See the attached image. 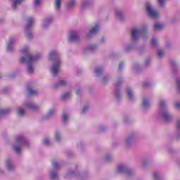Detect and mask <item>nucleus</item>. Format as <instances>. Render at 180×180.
<instances>
[{"label": "nucleus", "mask_w": 180, "mask_h": 180, "mask_svg": "<svg viewBox=\"0 0 180 180\" xmlns=\"http://www.w3.org/2000/svg\"><path fill=\"white\" fill-rule=\"evenodd\" d=\"M127 95H128L129 98H133V91H131V89H128Z\"/></svg>", "instance_id": "20"}, {"label": "nucleus", "mask_w": 180, "mask_h": 180, "mask_svg": "<svg viewBox=\"0 0 180 180\" xmlns=\"http://www.w3.org/2000/svg\"><path fill=\"white\" fill-rule=\"evenodd\" d=\"M63 85H65V80H60L58 83L54 85V87L58 88V86H63Z\"/></svg>", "instance_id": "9"}, {"label": "nucleus", "mask_w": 180, "mask_h": 180, "mask_svg": "<svg viewBox=\"0 0 180 180\" xmlns=\"http://www.w3.org/2000/svg\"><path fill=\"white\" fill-rule=\"evenodd\" d=\"M163 54H164V52H162V50L159 51V52H158V56H159L160 58H162Z\"/></svg>", "instance_id": "30"}, {"label": "nucleus", "mask_w": 180, "mask_h": 180, "mask_svg": "<svg viewBox=\"0 0 180 180\" xmlns=\"http://www.w3.org/2000/svg\"><path fill=\"white\" fill-rule=\"evenodd\" d=\"M70 96H71V93H65L62 96V99H68Z\"/></svg>", "instance_id": "18"}, {"label": "nucleus", "mask_w": 180, "mask_h": 180, "mask_svg": "<svg viewBox=\"0 0 180 180\" xmlns=\"http://www.w3.org/2000/svg\"><path fill=\"white\" fill-rule=\"evenodd\" d=\"M9 113V110H0V115H8Z\"/></svg>", "instance_id": "19"}, {"label": "nucleus", "mask_w": 180, "mask_h": 180, "mask_svg": "<svg viewBox=\"0 0 180 180\" xmlns=\"http://www.w3.org/2000/svg\"><path fill=\"white\" fill-rule=\"evenodd\" d=\"M154 178H155V174H154Z\"/></svg>", "instance_id": "51"}, {"label": "nucleus", "mask_w": 180, "mask_h": 180, "mask_svg": "<svg viewBox=\"0 0 180 180\" xmlns=\"http://www.w3.org/2000/svg\"><path fill=\"white\" fill-rule=\"evenodd\" d=\"M75 5V0H72V1H71V2L68 4V8H74Z\"/></svg>", "instance_id": "21"}, {"label": "nucleus", "mask_w": 180, "mask_h": 180, "mask_svg": "<svg viewBox=\"0 0 180 180\" xmlns=\"http://www.w3.org/2000/svg\"><path fill=\"white\" fill-rule=\"evenodd\" d=\"M152 44L153 46H155V44H157V39L155 38L152 39Z\"/></svg>", "instance_id": "29"}, {"label": "nucleus", "mask_w": 180, "mask_h": 180, "mask_svg": "<svg viewBox=\"0 0 180 180\" xmlns=\"http://www.w3.org/2000/svg\"><path fill=\"white\" fill-rule=\"evenodd\" d=\"M141 32H142L141 30H133L131 31V37H132L133 41H136V40H138L139 34H140Z\"/></svg>", "instance_id": "5"}, {"label": "nucleus", "mask_w": 180, "mask_h": 180, "mask_svg": "<svg viewBox=\"0 0 180 180\" xmlns=\"http://www.w3.org/2000/svg\"><path fill=\"white\" fill-rule=\"evenodd\" d=\"M117 94H118V93L117 92V93H116V96H117Z\"/></svg>", "instance_id": "50"}, {"label": "nucleus", "mask_w": 180, "mask_h": 180, "mask_svg": "<svg viewBox=\"0 0 180 180\" xmlns=\"http://www.w3.org/2000/svg\"><path fill=\"white\" fill-rule=\"evenodd\" d=\"M109 160H110V156L107 155V157H106V161H109Z\"/></svg>", "instance_id": "44"}, {"label": "nucleus", "mask_w": 180, "mask_h": 180, "mask_svg": "<svg viewBox=\"0 0 180 180\" xmlns=\"http://www.w3.org/2000/svg\"><path fill=\"white\" fill-rule=\"evenodd\" d=\"M22 54H25L26 57H22L20 60V63H27L29 64L28 66V71L29 72H33V67L32 66V63L36 61L37 60V56H32L30 54H29V49L28 48H24L22 50Z\"/></svg>", "instance_id": "1"}, {"label": "nucleus", "mask_w": 180, "mask_h": 180, "mask_svg": "<svg viewBox=\"0 0 180 180\" xmlns=\"http://www.w3.org/2000/svg\"><path fill=\"white\" fill-rule=\"evenodd\" d=\"M13 150H14V151L17 152L18 154L20 153V151H21L20 146H15L13 147Z\"/></svg>", "instance_id": "17"}, {"label": "nucleus", "mask_w": 180, "mask_h": 180, "mask_svg": "<svg viewBox=\"0 0 180 180\" xmlns=\"http://www.w3.org/2000/svg\"><path fill=\"white\" fill-rule=\"evenodd\" d=\"M165 2V0H158V3L160 5V6H164Z\"/></svg>", "instance_id": "28"}, {"label": "nucleus", "mask_w": 180, "mask_h": 180, "mask_svg": "<svg viewBox=\"0 0 180 180\" xmlns=\"http://www.w3.org/2000/svg\"><path fill=\"white\" fill-rule=\"evenodd\" d=\"M86 109H88V106H84L83 108L82 112H86Z\"/></svg>", "instance_id": "42"}, {"label": "nucleus", "mask_w": 180, "mask_h": 180, "mask_svg": "<svg viewBox=\"0 0 180 180\" xmlns=\"http://www.w3.org/2000/svg\"><path fill=\"white\" fill-rule=\"evenodd\" d=\"M176 83L178 85V91L180 93V81H179V79H176Z\"/></svg>", "instance_id": "31"}, {"label": "nucleus", "mask_w": 180, "mask_h": 180, "mask_svg": "<svg viewBox=\"0 0 180 180\" xmlns=\"http://www.w3.org/2000/svg\"><path fill=\"white\" fill-rule=\"evenodd\" d=\"M58 175L54 172H51V179H58Z\"/></svg>", "instance_id": "12"}, {"label": "nucleus", "mask_w": 180, "mask_h": 180, "mask_svg": "<svg viewBox=\"0 0 180 180\" xmlns=\"http://www.w3.org/2000/svg\"><path fill=\"white\" fill-rule=\"evenodd\" d=\"M18 113L20 116H23L25 115V110L22 108H20Z\"/></svg>", "instance_id": "22"}, {"label": "nucleus", "mask_w": 180, "mask_h": 180, "mask_svg": "<svg viewBox=\"0 0 180 180\" xmlns=\"http://www.w3.org/2000/svg\"><path fill=\"white\" fill-rule=\"evenodd\" d=\"M49 21L46 20L45 25H49Z\"/></svg>", "instance_id": "48"}, {"label": "nucleus", "mask_w": 180, "mask_h": 180, "mask_svg": "<svg viewBox=\"0 0 180 180\" xmlns=\"http://www.w3.org/2000/svg\"><path fill=\"white\" fill-rule=\"evenodd\" d=\"M98 30H99V25H95L94 27H93L91 29V30L89 32V34L92 35V34H95V33H96L98 32Z\"/></svg>", "instance_id": "7"}, {"label": "nucleus", "mask_w": 180, "mask_h": 180, "mask_svg": "<svg viewBox=\"0 0 180 180\" xmlns=\"http://www.w3.org/2000/svg\"><path fill=\"white\" fill-rule=\"evenodd\" d=\"M62 119H63V121L65 123L67 122L68 117H67L66 114H63V115Z\"/></svg>", "instance_id": "26"}, {"label": "nucleus", "mask_w": 180, "mask_h": 180, "mask_svg": "<svg viewBox=\"0 0 180 180\" xmlns=\"http://www.w3.org/2000/svg\"><path fill=\"white\" fill-rule=\"evenodd\" d=\"M27 37H28L29 39H30V38L32 37V34H27Z\"/></svg>", "instance_id": "46"}, {"label": "nucleus", "mask_w": 180, "mask_h": 180, "mask_svg": "<svg viewBox=\"0 0 180 180\" xmlns=\"http://www.w3.org/2000/svg\"><path fill=\"white\" fill-rule=\"evenodd\" d=\"M10 46H11V42L8 44V48H7V50H9V47H10Z\"/></svg>", "instance_id": "47"}, {"label": "nucleus", "mask_w": 180, "mask_h": 180, "mask_svg": "<svg viewBox=\"0 0 180 180\" xmlns=\"http://www.w3.org/2000/svg\"><path fill=\"white\" fill-rule=\"evenodd\" d=\"M116 15H117V16H120V11H117V12H116Z\"/></svg>", "instance_id": "45"}, {"label": "nucleus", "mask_w": 180, "mask_h": 180, "mask_svg": "<svg viewBox=\"0 0 180 180\" xmlns=\"http://www.w3.org/2000/svg\"><path fill=\"white\" fill-rule=\"evenodd\" d=\"M60 64H61V63L60 62V60L55 61V63L53 64L52 69H51L52 74L53 75H57V74H58V72L60 71Z\"/></svg>", "instance_id": "3"}, {"label": "nucleus", "mask_w": 180, "mask_h": 180, "mask_svg": "<svg viewBox=\"0 0 180 180\" xmlns=\"http://www.w3.org/2000/svg\"><path fill=\"white\" fill-rule=\"evenodd\" d=\"M78 40H79V37H78L77 32L72 31L69 37V41H78Z\"/></svg>", "instance_id": "4"}, {"label": "nucleus", "mask_w": 180, "mask_h": 180, "mask_svg": "<svg viewBox=\"0 0 180 180\" xmlns=\"http://www.w3.org/2000/svg\"><path fill=\"white\" fill-rule=\"evenodd\" d=\"M95 46H91L90 49H94Z\"/></svg>", "instance_id": "49"}, {"label": "nucleus", "mask_w": 180, "mask_h": 180, "mask_svg": "<svg viewBox=\"0 0 180 180\" xmlns=\"http://www.w3.org/2000/svg\"><path fill=\"white\" fill-rule=\"evenodd\" d=\"M55 6L56 9H60L61 8V0H56Z\"/></svg>", "instance_id": "11"}, {"label": "nucleus", "mask_w": 180, "mask_h": 180, "mask_svg": "<svg viewBox=\"0 0 180 180\" xmlns=\"http://www.w3.org/2000/svg\"><path fill=\"white\" fill-rule=\"evenodd\" d=\"M49 143H50V141H49V139H45L44 140V144H45L46 146H47Z\"/></svg>", "instance_id": "33"}, {"label": "nucleus", "mask_w": 180, "mask_h": 180, "mask_svg": "<svg viewBox=\"0 0 180 180\" xmlns=\"http://www.w3.org/2000/svg\"><path fill=\"white\" fill-rule=\"evenodd\" d=\"M55 110H50L49 112V116H51L54 113Z\"/></svg>", "instance_id": "34"}, {"label": "nucleus", "mask_w": 180, "mask_h": 180, "mask_svg": "<svg viewBox=\"0 0 180 180\" xmlns=\"http://www.w3.org/2000/svg\"><path fill=\"white\" fill-rule=\"evenodd\" d=\"M143 105L145 108H147V106L150 105V102H148L147 100H143Z\"/></svg>", "instance_id": "24"}, {"label": "nucleus", "mask_w": 180, "mask_h": 180, "mask_svg": "<svg viewBox=\"0 0 180 180\" xmlns=\"http://www.w3.org/2000/svg\"><path fill=\"white\" fill-rule=\"evenodd\" d=\"M23 138L22 137H18L17 138V143H20V141H22Z\"/></svg>", "instance_id": "36"}, {"label": "nucleus", "mask_w": 180, "mask_h": 180, "mask_svg": "<svg viewBox=\"0 0 180 180\" xmlns=\"http://www.w3.org/2000/svg\"><path fill=\"white\" fill-rule=\"evenodd\" d=\"M124 169H126V167H124V166H123V165L118 166V171L120 172H122V171H124Z\"/></svg>", "instance_id": "23"}, {"label": "nucleus", "mask_w": 180, "mask_h": 180, "mask_svg": "<svg viewBox=\"0 0 180 180\" xmlns=\"http://www.w3.org/2000/svg\"><path fill=\"white\" fill-rule=\"evenodd\" d=\"M33 22H34L33 18H29V19H28L27 25V26H26L27 30L28 29H30V27H32V25H33Z\"/></svg>", "instance_id": "8"}, {"label": "nucleus", "mask_w": 180, "mask_h": 180, "mask_svg": "<svg viewBox=\"0 0 180 180\" xmlns=\"http://www.w3.org/2000/svg\"><path fill=\"white\" fill-rule=\"evenodd\" d=\"M23 2V0H15L14 4H13V8L16 9V6L18 5H20V4H22Z\"/></svg>", "instance_id": "14"}, {"label": "nucleus", "mask_w": 180, "mask_h": 180, "mask_svg": "<svg viewBox=\"0 0 180 180\" xmlns=\"http://www.w3.org/2000/svg\"><path fill=\"white\" fill-rule=\"evenodd\" d=\"M28 109H31L32 110H36L39 108V107L34 104H29L27 105Z\"/></svg>", "instance_id": "10"}, {"label": "nucleus", "mask_w": 180, "mask_h": 180, "mask_svg": "<svg viewBox=\"0 0 180 180\" xmlns=\"http://www.w3.org/2000/svg\"><path fill=\"white\" fill-rule=\"evenodd\" d=\"M146 11H147L149 16H150V18H153V19H155V18H158V15H160V13H158V11L153 9L151 8V6H150V4L147 3L146 4Z\"/></svg>", "instance_id": "2"}, {"label": "nucleus", "mask_w": 180, "mask_h": 180, "mask_svg": "<svg viewBox=\"0 0 180 180\" xmlns=\"http://www.w3.org/2000/svg\"><path fill=\"white\" fill-rule=\"evenodd\" d=\"M13 168V166H12L11 165H8V171H11V169H12Z\"/></svg>", "instance_id": "40"}, {"label": "nucleus", "mask_w": 180, "mask_h": 180, "mask_svg": "<svg viewBox=\"0 0 180 180\" xmlns=\"http://www.w3.org/2000/svg\"><path fill=\"white\" fill-rule=\"evenodd\" d=\"M28 94H29V95H37V91H34L32 89H29Z\"/></svg>", "instance_id": "16"}, {"label": "nucleus", "mask_w": 180, "mask_h": 180, "mask_svg": "<svg viewBox=\"0 0 180 180\" xmlns=\"http://www.w3.org/2000/svg\"><path fill=\"white\" fill-rule=\"evenodd\" d=\"M177 127L178 129H180V120L177 122Z\"/></svg>", "instance_id": "43"}, {"label": "nucleus", "mask_w": 180, "mask_h": 180, "mask_svg": "<svg viewBox=\"0 0 180 180\" xmlns=\"http://www.w3.org/2000/svg\"><path fill=\"white\" fill-rule=\"evenodd\" d=\"M162 27H164V25H162L161 24H156L154 25L155 30H161V29H162Z\"/></svg>", "instance_id": "13"}, {"label": "nucleus", "mask_w": 180, "mask_h": 180, "mask_svg": "<svg viewBox=\"0 0 180 180\" xmlns=\"http://www.w3.org/2000/svg\"><path fill=\"white\" fill-rule=\"evenodd\" d=\"M162 116L165 122H169V120H171V117H169V115L167 111H162Z\"/></svg>", "instance_id": "6"}, {"label": "nucleus", "mask_w": 180, "mask_h": 180, "mask_svg": "<svg viewBox=\"0 0 180 180\" xmlns=\"http://www.w3.org/2000/svg\"><path fill=\"white\" fill-rule=\"evenodd\" d=\"M176 109L180 110V103H177L175 104Z\"/></svg>", "instance_id": "37"}, {"label": "nucleus", "mask_w": 180, "mask_h": 180, "mask_svg": "<svg viewBox=\"0 0 180 180\" xmlns=\"http://www.w3.org/2000/svg\"><path fill=\"white\" fill-rule=\"evenodd\" d=\"M160 106L161 109H162V108H164V106H165V101H160Z\"/></svg>", "instance_id": "32"}, {"label": "nucleus", "mask_w": 180, "mask_h": 180, "mask_svg": "<svg viewBox=\"0 0 180 180\" xmlns=\"http://www.w3.org/2000/svg\"><path fill=\"white\" fill-rule=\"evenodd\" d=\"M123 65H124L123 63H121L119 65V70H122L123 68Z\"/></svg>", "instance_id": "39"}, {"label": "nucleus", "mask_w": 180, "mask_h": 180, "mask_svg": "<svg viewBox=\"0 0 180 180\" xmlns=\"http://www.w3.org/2000/svg\"><path fill=\"white\" fill-rule=\"evenodd\" d=\"M34 5H39L40 4V0H34Z\"/></svg>", "instance_id": "38"}, {"label": "nucleus", "mask_w": 180, "mask_h": 180, "mask_svg": "<svg viewBox=\"0 0 180 180\" xmlns=\"http://www.w3.org/2000/svg\"><path fill=\"white\" fill-rule=\"evenodd\" d=\"M56 140H57L58 141V140H60V134L56 133Z\"/></svg>", "instance_id": "35"}, {"label": "nucleus", "mask_w": 180, "mask_h": 180, "mask_svg": "<svg viewBox=\"0 0 180 180\" xmlns=\"http://www.w3.org/2000/svg\"><path fill=\"white\" fill-rule=\"evenodd\" d=\"M56 56H57V53H56V51H51L49 53V58H51V60H52V58H54Z\"/></svg>", "instance_id": "15"}, {"label": "nucleus", "mask_w": 180, "mask_h": 180, "mask_svg": "<svg viewBox=\"0 0 180 180\" xmlns=\"http://www.w3.org/2000/svg\"><path fill=\"white\" fill-rule=\"evenodd\" d=\"M103 71L102 68H98L96 69V74H101Z\"/></svg>", "instance_id": "25"}, {"label": "nucleus", "mask_w": 180, "mask_h": 180, "mask_svg": "<svg viewBox=\"0 0 180 180\" xmlns=\"http://www.w3.org/2000/svg\"><path fill=\"white\" fill-rule=\"evenodd\" d=\"M52 165L55 169H57L58 168V163L57 162H53Z\"/></svg>", "instance_id": "27"}, {"label": "nucleus", "mask_w": 180, "mask_h": 180, "mask_svg": "<svg viewBox=\"0 0 180 180\" xmlns=\"http://www.w3.org/2000/svg\"><path fill=\"white\" fill-rule=\"evenodd\" d=\"M76 94H77V95H79V94H81V89H78L76 91Z\"/></svg>", "instance_id": "41"}]
</instances>
